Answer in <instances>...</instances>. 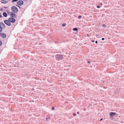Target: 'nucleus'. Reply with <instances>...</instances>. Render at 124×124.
<instances>
[{
  "mask_svg": "<svg viewBox=\"0 0 124 124\" xmlns=\"http://www.w3.org/2000/svg\"><path fill=\"white\" fill-rule=\"evenodd\" d=\"M56 60H59L62 59L63 58V56L61 54H57L55 56Z\"/></svg>",
  "mask_w": 124,
  "mask_h": 124,
  "instance_id": "1",
  "label": "nucleus"
},
{
  "mask_svg": "<svg viewBox=\"0 0 124 124\" xmlns=\"http://www.w3.org/2000/svg\"><path fill=\"white\" fill-rule=\"evenodd\" d=\"M12 11L14 13H17L18 11V9L15 6H12L11 8Z\"/></svg>",
  "mask_w": 124,
  "mask_h": 124,
  "instance_id": "2",
  "label": "nucleus"
},
{
  "mask_svg": "<svg viewBox=\"0 0 124 124\" xmlns=\"http://www.w3.org/2000/svg\"><path fill=\"white\" fill-rule=\"evenodd\" d=\"M8 20L10 22L12 23H14L15 22V19L14 18L11 17H10L8 19Z\"/></svg>",
  "mask_w": 124,
  "mask_h": 124,
  "instance_id": "3",
  "label": "nucleus"
},
{
  "mask_svg": "<svg viewBox=\"0 0 124 124\" xmlns=\"http://www.w3.org/2000/svg\"><path fill=\"white\" fill-rule=\"evenodd\" d=\"M4 22L8 26H10L11 25L10 22L9 20H5Z\"/></svg>",
  "mask_w": 124,
  "mask_h": 124,
  "instance_id": "4",
  "label": "nucleus"
},
{
  "mask_svg": "<svg viewBox=\"0 0 124 124\" xmlns=\"http://www.w3.org/2000/svg\"><path fill=\"white\" fill-rule=\"evenodd\" d=\"M23 2L22 0H19L17 3V4L19 6H21L23 4Z\"/></svg>",
  "mask_w": 124,
  "mask_h": 124,
  "instance_id": "5",
  "label": "nucleus"
},
{
  "mask_svg": "<svg viewBox=\"0 0 124 124\" xmlns=\"http://www.w3.org/2000/svg\"><path fill=\"white\" fill-rule=\"evenodd\" d=\"M0 36L3 38H5L6 37V34L4 33H0Z\"/></svg>",
  "mask_w": 124,
  "mask_h": 124,
  "instance_id": "6",
  "label": "nucleus"
},
{
  "mask_svg": "<svg viewBox=\"0 0 124 124\" xmlns=\"http://www.w3.org/2000/svg\"><path fill=\"white\" fill-rule=\"evenodd\" d=\"M0 25L2 29L5 28L6 27V26L5 24L2 22H0Z\"/></svg>",
  "mask_w": 124,
  "mask_h": 124,
  "instance_id": "7",
  "label": "nucleus"
},
{
  "mask_svg": "<svg viewBox=\"0 0 124 124\" xmlns=\"http://www.w3.org/2000/svg\"><path fill=\"white\" fill-rule=\"evenodd\" d=\"M1 2L3 4H5L7 3L8 2V1L5 0H1Z\"/></svg>",
  "mask_w": 124,
  "mask_h": 124,
  "instance_id": "8",
  "label": "nucleus"
},
{
  "mask_svg": "<svg viewBox=\"0 0 124 124\" xmlns=\"http://www.w3.org/2000/svg\"><path fill=\"white\" fill-rule=\"evenodd\" d=\"M11 16L12 17L16 18V15L15 14L13 13Z\"/></svg>",
  "mask_w": 124,
  "mask_h": 124,
  "instance_id": "9",
  "label": "nucleus"
},
{
  "mask_svg": "<svg viewBox=\"0 0 124 124\" xmlns=\"http://www.w3.org/2000/svg\"><path fill=\"white\" fill-rule=\"evenodd\" d=\"M110 115L111 116H113L116 115V113L114 112H111L110 113Z\"/></svg>",
  "mask_w": 124,
  "mask_h": 124,
  "instance_id": "10",
  "label": "nucleus"
},
{
  "mask_svg": "<svg viewBox=\"0 0 124 124\" xmlns=\"http://www.w3.org/2000/svg\"><path fill=\"white\" fill-rule=\"evenodd\" d=\"M7 12L8 15H10L11 16L12 14V13H13L12 12H10L9 10H7Z\"/></svg>",
  "mask_w": 124,
  "mask_h": 124,
  "instance_id": "11",
  "label": "nucleus"
},
{
  "mask_svg": "<svg viewBox=\"0 0 124 124\" xmlns=\"http://www.w3.org/2000/svg\"><path fill=\"white\" fill-rule=\"evenodd\" d=\"M3 15L4 16L6 17L7 16V14L5 12H4L3 13Z\"/></svg>",
  "mask_w": 124,
  "mask_h": 124,
  "instance_id": "12",
  "label": "nucleus"
},
{
  "mask_svg": "<svg viewBox=\"0 0 124 124\" xmlns=\"http://www.w3.org/2000/svg\"><path fill=\"white\" fill-rule=\"evenodd\" d=\"M3 30L2 28L0 25V32L2 31Z\"/></svg>",
  "mask_w": 124,
  "mask_h": 124,
  "instance_id": "13",
  "label": "nucleus"
},
{
  "mask_svg": "<svg viewBox=\"0 0 124 124\" xmlns=\"http://www.w3.org/2000/svg\"><path fill=\"white\" fill-rule=\"evenodd\" d=\"M73 30L74 31H77L78 29L77 28H74L73 29Z\"/></svg>",
  "mask_w": 124,
  "mask_h": 124,
  "instance_id": "14",
  "label": "nucleus"
},
{
  "mask_svg": "<svg viewBox=\"0 0 124 124\" xmlns=\"http://www.w3.org/2000/svg\"><path fill=\"white\" fill-rule=\"evenodd\" d=\"M18 0H13L12 1V2H16L18 1Z\"/></svg>",
  "mask_w": 124,
  "mask_h": 124,
  "instance_id": "15",
  "label": "nucleus"
},
{
  "mask_svg": "<svg viewBox=\"0 0 124 124\" xmlns=\"http://www.w3.org/2000/svg\"><path fill=\"white\" fill-rule=\"evenodd\" d=\"M102 26L103 27H106V25L104 24H103Z\"/></svg>",
  "mask_w": 124,
  "mask_h": 124,
  "instance_id": "16",
  "label": "nucleus"
},
{
  "mask_svg": "<svg viewBox=\"0 0 124 124\" xmlns=\"http://www.w3.org/2000/svg\"><path fill=\"white\" fill-rule=\"evenodd\" d=\"M66 24L65 23H63L62 24V26L63 27L66 26Z\"/></svg>",
  "mask_w": 124,
  "mask_h": 124,
  "instance_id": "17",
  "label": "nucleus"
},
{
  "mask_svg": "<svg viewBox=\"0 0 124 124\" xmlns=\"http://www.w3.org/2000/svg\"><path fill=\"white\" fill-rule=\"evenodd\" d=\"M2 44V42L0 40V46H1Z\"/></svg>",
  "mask_w": 124,
  "mask_h": 124,
  "instance_id": "18",
  "label": "nucleus"
},
{
  "mask_svg": "<svg viewBox=\"0 0 124 124\" xmlns=\"http://www.w3.org/2000/svg\"><path fill=\"white\" fill-rule=\"evenodd\" d=\"M2 17H3V16H2V15H1V13H0V18H1Z\"/></svg>",
  "mask_w": 124,
  "mask_h": 124,
  "instance_id": "19",
  "label": "nucleus"
},
{
  "mask_svg": "<svg viewBox=\"0 0 124 124\" xmlns=\"http://www.w3.org/2000/svg\"><path fill=\"white\" fill-rule=\"evenodd\" d=\"M81 16H78V18L79 19H80V18H81Z\"/></svg>",
  "mask_w": 124,
  "mask_h": 124,
  "instance_id": "20",
  "label": "nucleus"
},
{
  "mask_svg": "<svg viewBox=\"0 0 124 124\" xmlns=\"http://www.w3.org/2000/svg\"><path fill=\"white\" fill-rule=\"evenodd\" d=\"M3 8H1V9H0V10H1V11H3Z\"/></svg>",
  "mask_w": 124,
  "mask_h": 124,
  "instance_id": "21",
  "label": "nucleus"
},
{
  "mask_svg": "<svg viewBox=\"0 0 124 124\" xmlns=\"http://www.w3.org/2000/svg\"><path fill=\"white\" fill-rule=\"evenodd\" d=\"M73 115L74 116H75L76 115V114L75 113H73Z\"/></svg>",
  "mask_w": 124,
  "mask_h": 124,
  "instance_id": "22",
  "label": "nucleus"
},
{
  "mask_svg": "<svg viewBox=\"0 0 124 124\" xmlns=\"http://www.w3.org/2000/svg\"><path fill=\"white\" fill-rule=\"evenodd\" d=\"M54 107H52V110H54Z\"/></svg>",
  "mask_w": 124,
  "mask_h": 124,
  "instance_id": "23",
  "label": "nucleus"
},
{
  "mask_svg": "<svg viewBox=\"0 0 124 124\" xmlns=\"http://www.w3.org/2000/svg\"><path fill=\"white\" fill-rule=\"evenodd\" d=\"M100 7L99 6H97V8H100Z\"/></svg>",
  "mask_w": 124,
  "mask_h": 124,
  "instance_id": "24",
  "label": "nucleus"
},
{
  "mask_svg": "<svg viewBox=\"0 0 124 124\" xmlns=\"http://www.w3.org/2000/svg\"><path fill=\"white\" fill-rule=\"evenodd\" d=\"M104 38H102V40H104Z\"/></svg>",
  "mask_w": 124,
  "mask_h": 124,
  "instance_id": "25",
  "label": "nucleus"
},
{
  "mask_svg": "<svg viewBox=\"0 0 124 124\" xmlns=\"http://www.w3.org/2000/svg\"><path fill=\"white\" fill-rule=\"evenodd\" d=\"M92 41L93 42H94V40H92Z\"/></svg>",
  "mask_w": 124,
  "mask_h": 124,
  "instance_id": "26",
  "label": "nucleus"
},
{
  "mask_svg": "<svg viewBox=\"0 0 124 124\" xmlns=\"http://www.w3.org/2000/svg\"><path fill=\"white\" fill-rule=\"evenodd\" d=\"M95 43H96L97 44L98 43L97 41H96L95 42Z\"/></svg>",
  "mask_w": 124,
  "mask_h": 124,
  "instance_id": "27",
  "label": "nucleus"
},
{
  "mask_svg": "<svg viewBox=\"0 0 124 124\" xmlns=\"http://www.w3.org/2000/svg\"><path fill=\"white\" fill-rule=\"evenodd\" d=\"M49 119V120H50V118H46V120H47V119Z\"/></svg>",
  "mask_w": 124,
  "mask_h": 124,
  "instance_id": "28",
  "label": "nucleus"
},
{
  "mask_svg": "<svg viewBox=\"0 0 124 124\" xmlns=\"http://www.w3.org/2000/svg\"><path fill=\"white\" fill-rule=\"evenodd\" d=\"M77 114H79V112H77Z\"/></svg>",
  "mask_w": 124,
  "mask_h": 124,
  "instance_id": "29",
  "label": "nucleus"
},
{
  "mask_svg": "<svg viewBox=\"0 0 124 124\" xmlns=\"http://www.w3.org/2000/svg\"><path fill=\"white\" fill-rule=\"evenodd\" d=\"M16 6H18V7H19L20 8H21V7H20V6H17V5H16Z\"/></svg>",
  "mask_w": 124,
  "mask_h": 124,
  "instance_id": "30",
  "label": "nucleus"
},
{
  "mask_svg": "<svg viewBox=\"0 0 124 124\" xmlns=\"http://www.w3.org/2000/svg\"><path fill=\"white\" fill-rule=\"evenodd\" d=\"M4 8H7V7H4Z\"/></svg>",
  "mask_w": 124,
  "mask_h": 124,
  "instance_id": "31",
  "label": "nucleus"
},
{
  "mask_svg": "<svg viewBox=\"0 0 124 124\" xmlns=\"http://www.w3.org/2000/svg\"><path fill=\"white\" fill-rule=\"evenodd\" d=\"M102 120V118H101L100 120V121H101V120Z\"/></svg>",
  "mask_w": 124,
  "mask_h": 124,
  "instance_id": "32",
  "label": "nucleus"
},
{
  "mask_svg": "<svg viewBox=\"0 0 124 124\" xmlns=\"http://www.w3.org/2000/svg\"><path fill=\"white\" fill-rule=\"evenodd\" d=\"M88 62V63H89V62H90L88 61V62Z\"/></svg>",
  "mask_w": 124,
  "mask_h": 124,
  "instance_id": "33",
  "label": "nucleus"
},
{
  "mask_svg": "<svg viewBox=\"0 0 124 124\" xmlns=\"http://www.w3.org/2000/svg\"><path fill=\"white\" fill-rule=\"evenodd\" d=\"M101 5H102V3H101Z\"/></svg>",
  "mask_w": 124,
  "mask_h": 124,
  "instance_id": "34",
  "label": "nucleus"
},
{
  "mask_svg": "<svg viewBox=\"0 0 124 124\" xmlns=\"http://www.w3.org/2000/svg\"><path fill=\"white\" fill-rule=\"evenodd\" d=\"M97 36H98V35H96V37H97Z\"/></svg>",
  "mask_w": 124,
  "mask_h": 124,
  "instance_id": "35",
  "label": "nucleus"
},
{
  "mask_svg": "<svg viewBox=\"0 0 124 124\" xmlns=\"http://www.w3.org/2000/svg\"><path fill=\"white\" fill-rule=\"evenodd\" d=\"M104 81H103V82L104 83Z\"/></svg>",
  "mask_w": 124,
  "mask_h": 124,
  "instance_id": "36",
  "label": "nucleus"
}]
</instances>
